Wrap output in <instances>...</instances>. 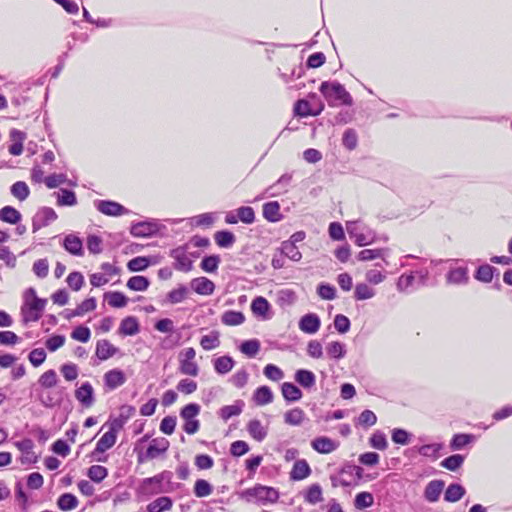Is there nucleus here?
I'll use <instances>...</instances> for the list:
<instances>
[{
    "label": "nucleus",
    "instance_id": "1",
    "mask_svg": "<svg viewBox=\"0 0 512 512\" xmlns=\"http://www.w3.org/2000/svg\"><path fill=\"white\" fill-rule=\"evenodd\" d=\"M318 90L329 107H351L354 105L352 95L338 80L322 81Z\"/></svg>",
    "mask_w": 512,
    "mask_h": 512
},
{
    "label": "nucleus",
    "instance_id": "2",
    "mask_svg": "<svg viewBox=\"0 0 512 512\" xmlns=\"http://www.w3.org/2000/svg\"><path fill=\"white\" fill-rule=\"evenodd\" d=\"M266 350H280L283 352H298L300 350H306L308 353H320L323 352L322 342L318 340H310L307 346L304 347V342L298 339L296 336H280L277 339H266Z\"/></svg>",
    "mask_w": 512,
    "mask_h": 512
},
{
    "label": "nucleus",
    "instance_id": "3",
    "mask_svg": "<svg viewBox=\"0 0 512 512\" xmlns=\"http://www.w3.org/2000/svg\"><path fill=\"white\" fill-rule=\"evenodd\" d=\"M166 230L167 227L156 218L132 221L129 227V233L135 238L163 237Z\"/></svg>",
    "mask_w": 512,
    "mask_h": 512
},
{
    "label": "nucleus",
    "instance_id": "4",
    "mask_svg": "<svg viewBox=\"0 0 512 512\" xmlns=\"http://www.w3.org/2000/svg\"><path fill=\"white\" fill-rule=\"evenodd\" d=\"M310 100L318 101V107H313L307 97L297 99L293 104V116L297 118H307L310 116H319L325 109V102L316 92H309Z\"/></svg>",
    "mask_w": 512,
    "mask_h": 512
},
{
    "label": "nucleus",
    "instance_id": "5",
    "mask_svg": "<svg viewBox=\"0 0 512 512\" xmlns=\"http://www.w3.org/2000/svg\"><path fill=\"white\" fill-rule=\"evenodd\" d=\"M240 497L247 502L259 504L275 503L279 499L278 491L273 487L256 485L241 492Z\"/></svg>",
    "mask_w": 512,
    "mask_h": 512
},
{
    "label": "nucleus",
    "instance_id": "6",
    "mask_svg": "<svg viewBox=\"0 0 512 512\" xmlns=\"http://www.w3.org/2000/svg\"><path fill=\"white\" fill-rule=\"evenodd\" d=\"M189 244L184 243L169 250V256L174 259L173 268L181 272H190L193 269V259L188 256Z\"/></svg>",
    "mask_w": 512,
    "mask_h": 512
},
{
    "label": "nucleus",
    "instance_id": "7",
    "mask_svg": "<svg viewBox=\"0 0 512 512\" xmlns=\"http://www.w3.org/2000/svg\"><path fill=\"white\" fill-rule=\"evenodd\" d=\"M356 222H348L347 233L357 247H366L378 241V234L375 230L366 228V232H358Z\"/></svg>",
    "mask_w": 512,
    "mask_h": 512
},
{
    "label": "nucleus",
    "instance_id": "8",
    "mask_svg": "<svg viewBox=\"0 0 512 512\" xmlns=\"http://www.w3.org/2000/svg\"><path fill=\"white\" fill-rule=\"evenodd\" d=\"M192 333L191 327L186 325L174 329L169 336H165L162 339L161 347L164 350H170L176 346H181L191 339Z\"/></svg>",
    "mask_w": 512,
    "mask_h": 512
},
{
    "label": "nucleus",
    "instance_id": "9",
    "mask_svg": "<svg viewBox=\"0 0 512 512\" xmlns=\"http://www.w3.org/2000/svg\"><path fill=\"white\" fill-rule=\"evenodd\" d=\"M65 341L64 334L53 333L46 337L43 345H40L41 341H36L32 348H25L21 352H55L65 344Z\"/></svg>",
    "mask_w": 512,
    "mask_h": 512
},
{
    "label": "nucleus",
    "instance_id": "10",
    "mask_svg": "<svg viewBox=\"0 0 512 512\" xmlns=\"http://www.w3.org/2000/svg\"><path fill=\"white\" fill-rule=\"evenodd\" d=\"M93 204L98 212L110 217H120L130 213L124 205L110 199H96Z\"/></svg>",
    "mask_w": 512,
    "mask_h": 512
},
{
    "label": "nucleus",
    "instance_id": "11",
    "mask_svg": "<svg viewBox=\"0 0 512 512\" xmlns=\"http://www.w3.org/2000/svg\"><path fill=\"white\" fill-rule=\"evenodd\" d=\"M60 245L71 256L83 257L85 254L84 240L78 233L65 234Z\"/></svg>",
    "mask_w": 512,
    "mask_h": 512
},
{
    "label": "nucleus",
    "instance_id": "12",
    "mask_svg": "<svg viewBox=\"0 0 512 512\" xmlns=\"http://www.w3.org/2000/svg\"><path fill=\"white\" fill-rule=\"evenodd\" d=\"M58 218L55 210L48 206L40 207L32 217V232L36 233L41 228L48 226Z\"/></svg>",
    "mask_w": 512,
    "mask_h": 512
},
{
    "label": "nucleus",
    "instance_id": "13",
    "mask_svg": "<svg viewBox=\"0 0 512 512\" xmlns=\"http://www.w3.org/2000/svg\"><path fill=\"white\" fill-rule=\"evenodd\" d=\"M250 308L258 320L267 321L273 317L272 305L264 296H255L251 301Z\"/></svg>",
    "mask_w": 512,
    "mask_h": 512
},
{
    "label": "nucleus",
    "instance_id": "14",
    "mask_svg": "<svg viewBox=\"0 0 512 512\" xmlns=\"http://www.w3.org/2000/svg\"><path fill=\"white\" fill-rule=\"evenodd\" d=\"M445 280L450 285H466L469 283V269L466 264L450 267L445 274Z\"/></svg>",
    "mask_w": 512,
    "mask_h": 512
},
{
    "label": "nucleus",
    "instance_id": "15",
    "mask_svg": "<svg viewBox=\"0 0 512 512\" xmlns=\"http://www.w3.org/2000/svg\"><path fill=\"white\" fill-rule=\"evenodd\" d=\"M159 261V255L136 256L127 262L126 267L129 272H142Z\"/></svg>",
    "mask_w": 512,
    "mask_h": 512
},
{
    "label": "nucleus",
    "instance_id": "16",
    "mask_svg": "<svg viewBox=\"0 0 512 512\" xmlns=\"http://www.w3.org/2000/svg\"><path fill=\"white\" fill-rule=\"evenodd\" d=\"M495 277H500L499 269L486 262L480 264L473 273V278L483 284L492 283Z\"/></svg>",
    "mask_w": 512,
    "mask_h": 512
},
{
    "label": "nucleus",
    "instance_id": "17",
    "mask_svg": "<svg viewBox=\"0 0 512 512\" xmlns=\"http://www.w3.org/2000/svg\"><path fill=\"white\" fill-rule=\"evenodd\" d=\"M298 326L303 333L313 335L317 333L321 327V318L317 313H306L300 317Z\"/></svg>",
    "mask_w": 512,
    "mask_h": 512
},
{
    "label": "nucleus",
    "instance_id": "18",
    "mask_svg": "<svg viewBox=\"0 0 512 512\" xmlns=\"http://www.w3.org/2000/svg\"><path fill=\"white\" fill-rule=\"evenodd\" d=\"M168 473L163 472L154 477L146 478L141 484V491L144 494L153 495L164 492L162 483L165 479H168Z\"/></svg>",
    "mask_w": 512,
    "mask_h": 512
},
{
    "label": "nucleus",
    "instance_id": "19",
    "mask_svg": "<svg viewBox=\"0 0 512 512\" xmlns=\"http://www.w3.org/2000/svg\"><path fill=\"white\" fill-rule=\"evenodd\" d=\"M262 216L269 223H278L285 218L281 212V205L276 200L267 201L262 205Z\"/></svg>",
    "mask_w": 512,
    "mask_h": 512
},
{
    "label": "nucleus",
    "instance_id": "20",
    "mask_svg": "<svg viewBox=\"0 0 512 512\" xmlns=\"http://www.w3.org/2000/svg\"><path fill=\"white\" fill-rule=\"evenodd\" d=\"M141 330L139 319L134 315L124 317L117 329L118 335L122 337L135 336Z\"/></svg>",
    "mask_w": 512,
    "mask_h": 512
},
{
    "label": "nucleus",
    "instance_id": "21",
    "mask_svg": "<svg viewBox=\"0 0 512 512\" xmlns=\"http://www.w3.org/2000/svg\"><path fill=\"white\" fill-rule=\"evenodd\" d=\"M190 288L199 295L210 296L214 293L216 285L211 279L205 276H200L193 278L190 281Z\"/></svg>",
    "mask_w": 512,
    "mask_h": 512
},
{
    "label": "nucleus",
    "instance_id": "22",
    "mask_svg": "<svg viewBox=\"0 0 512 512\" xmlns=\"http://www.w3.org/2000/svg\"><path fill=\"white\" fill-rule=\"evenodd\" d=\"M43 314L44 313L33 302L22 303L20 307L21 323L24 326L32 322H38Z\"/></svg>",
    "mask_w": 512,
    "mask_h": 512
},
{
    "label": "nucleus",
    "instance_id": "23",
    "mask_svg": "<svg viewBox=\"0 0 512 512\" xmlns=\"http://www.w3.org/2000/svg\"><path fill=\"white\" fill-rule=\"evenodd\" d=\"M389 253H390V248H388V247L374 248V249L366 248L357 253L356 259L361 262H366V261H372V260L380 258L388 265V262L386 261V257L389 255Z\"/></svg>",
    "mask_w": 512,
    "mask_h": 512
},
{
    "label": "nucleus",
    "instance_id": "24",
    "mask_svg": "<svg viewBox=\"0 0 512 512\" xmlns=\"http://www.w3.org/2000/svg\"><path fill=\"white\" fill-rule=\"evenodd\" d=\"M56 198V204L59 207H73L77 205V195L73 189L60 188L53 193Z\"/></svg>",
    "mask_w": 512,
    "mask_h": 512
},
{
    "label": "nucleus",
    "instance_id": "25",
    "mask_svg": "<svg viewBox=\"0 0 512 512\" xmlns=\"http://www.w3.org/2000/svg\"><path fill=\"white\" fill-rule=\"evenodd\" d=\"M103 298L110 307L115 309L124 308L129 302V298L124 292L116 290L105 292Z\"/></svg>",
    "mask_w": 512,
    "mask_h": 512
},
{
    "label": "nucleus",
    "instance_id": "26",
    "mask_svg": "<svg viewBox=\"0 0 512 512\" xmlns=\"http://www.w3.org/2000/svg\"><path fill=\"white\" fill-rule=\"evenodd\" d=\"M75 397L84 407L92 406L94 403V390L92 385L89 382L83 383L75 391Z\"/></svg>",
    "mask_w": 512,
    "mask_h": 512
},
{
    "label": "nucleus",
    "instance_id": "27",
    "mask_svg": "<svg viewBox=\"0 0 512 512\" xmlns=\"http://www.w3.org/2000/svg\"><path fill=\"white\" fill-rule=\"evenodd\" d=\"M169 448V441L166 438L153 439L146 450V458L154 459L164 454Z\"/></svg>",
    "mask_w": 512,
    "mask_h": 512
},
{
    "label": "nucleus",
    "instance_id": "28",
    "mask_svg": "<svg viewBox=\"0 0 512 512\" xmlns=\"http://www.w3.org/2000/svg\"><path fill=\"white\" fill-rule=\"evenodd\" d=\"M214 241L218 247L228 249L236 242V236L233 231L229 229H222L215 232Z\"/></svg>",
    "mask_w": 512,
    "mask_h": 512
},
{
    "label": "nucleus",
    "instance_id": "29",
    "mask_svg": "<svg viewBox=\"0 0 512 512\" xmlns=\"http://www.w3.org/2000/svg\"><path fill=\"white\" fill-rule=\"evenodd\" d=\"M0 221L10 225L22 221V214L14 206L6 205L0 209Z\"/></svg>",
    "mask_w": 512,
    "mask_h": 512
},
{
    "label": "nucleus",
    "instance_id": "30",
    "mask_svg": "<svg viewBox=\"0 0 512 512\" xmlns=\"http://www.w3.org/2000/svg\"><path fill=\"white\" fill-rule=\"evenodd\" d=\"M37 399L43 406L52 408L60 403L61 397L57 392L49 391L48 389H38Z\"/></svg>",
    "mask_w": 512,
    "mask_h": 512
},
{
    "label": "nucleus",
    "instance_id": "31",
    "mask_svg": "<svg viewBox=\"0 0 512 512\" xmlns=\"http://www.w3.org/2000/svg\"><path fill=\"white\" fill-rule=\"evenodd\" d=\"M220 263L221 257L219 254H205L199 266L204 272L214 274L218 271Z\"/></svg>",
    "mask_w": 512,
    "mask_h": 512
},
{
    "label": "nucleus",
    "instance_id": "32",
    "mask_svg": "<svg viewBox=\"0 0 512 512\" xmlns=\"http://www.w3.org/2000/svg\"><path fill=\"white\" fill-rule=\"evenodd\" d=\"M151 284L150 278L145 275H135L131 276L126 286L129 290L135 291V292H144L146 291Z\"/></svg>",
    "mask_w": 512,
    "mask_h": 512
},
{
    "label": "nucleus",
    "instance_id": "33",
    "mask_svg": "<svg viewBox=\"0 0 512 512\" xmlns=\"http://www.w3.org/2000/svg\"><path fill=\"white\" fill-rule=\"evenodd\" d=\"M188 292V287L185 284H178L166 294L165 302L172 305L181 303L187 297Z\"/></svg>",
    "mask_w": 512,
    "mask_h": 512
},
{
    "label": "nucleus",
    "instance_id": "34",
    "mask_svg": "<svg viewBox=\"0 0 512 512\" xmlns=\"http://www.w3.org/2000/svg\"><path fill=\"white\" fill-rule=\"evenodd\" d=\"M311 473L310 466L306 460H297L290 472V479L300 481L307 478Z\"/></svg>",
    "mask_w": 512,
    "mask_h": 512
},
{
    "label": "nucleus",
    "instance_id": "35",
    "mask_svg": "<svg viewBox=\"0 0 512 512\" xmlns=\"http://www.w3.org/2000/svg\"><path fill=\"white\" fill-rule=\"evenodd\" d=\"M444 488V482L442 480L430 481L424 491V497L429 502H436Z\"/></svg>",
    "mask_w": 512,
    "mask_h": 512
},
{
    "label": "nucleus",
    "instance_id": "36",
    "mask_svg": "<svg viewBox=\"0 0 512 512\" xmlns=\"http://www.w3.org/2000/svg\"><path fill=\"white\" fill-rule=\"evenodd\" d=\"M126 378L124 373L121 370H110L104 375V381L106 387L110 390L116 389L117 387L124 384Z\"/></svg>",
    "mask_w": 512,
    "mask_h": 512
},
{
    "label": "nucleus",
    "instance_id": "37",
    "mask_svg": "<svg viewBox=\"0 0 512 512\" xmlns=\"http://www.w3.org/2000/svg\"><path fill=\"white\" fill-rule=\"evenodd\" d=\"M245 315L242 311L226 310L222 316L221 321L227 326H238L245 322Z\"/></svg>",
    "mask_w": 512,
    "mask_h": 512
},
{
    "label": "nucleus",
    "instance_id": "38",
    "mask_svg": "<svg viewBox=\"0 0 512 512\" xmlns=\"http://www.w3.org/2000/svg\"><path fill=\"white\" fill-rule=\"evenodd\" d=\"M311 445L314 450L323 454L331 453L337 448V444L328 437L315 438Z\"/></svg>",
    "mask_w": 512,
    "mask_h": 512
},
{
    "label": "nucleus",
    "instance_id": "39",
    "mask_svg": "<svg viewBox=\"0 0 512 512\" xmlns=\"http://www.w3.org/2000/svg\"><path fill=\"white\" fill-rule=\"evenodd\" d=\"M220 333L217 330H211L208 334L202 335L199 343L203 350L210 351L217 348L220 344Z\"/></svg>",
    "mask_w": 512,
    "mask_h": 512
},
{
    "label": "nucleus",
    "instance_id": "40",
    "mask_svg": "<svg viewBox=\"0 0 512 512\" xmlns=\"http://www.w3.org/2000/svg\"><path fill=\"white\" fill-rule=\"evenodd\" d=\"M278 251L281 255L288 257L294 262H299L302 259V253L299 251L296 244H292L288 241H283L281 246L278 248Z\"/></svg>",
    "mask_w": 512,
    "mask_h": 512
},
{
    "label": "nucleus",
    "instance_id": "41",
    "mask_svg": "<svg viewBox=\"0 0 512 512\" xmlns=\"http://www.w3.org/2000/svg\"><path fill=\"white\" fill-rule=\"evenodd\" d=\"M116 439H117L116 434H114L110 431H107L106 433H104L101 436V438L98 440L95 450L93 451V455H95L97 453H103L106 450L113 447L114 444L116 443Z\"/></svg>",
    "mask_w": 512,
    "mask_h": 512
},
{
    "label": "nucleus",
    "instance_id": "42",
    "mask_svg": "<svg viewBox=\"0 0 512 512\" xmlns=\"http://www.w3.org/2000/svg\"><path fill=\"white\" fill-rule=\"evenodd\" d=\"M173 506V501L170 497L162 496L147 505L148 512H165L169 511Z\"/></svg>",
    "mask_w": 512,
    "mask_h": 512
},
{
    "label": "nucleus",
    "instance_id": "43",
    "mask_svg": "<svg viewBox=\"0 0 512 512\" xmlns=\"http://www.w3.org/2000/svg\"><path fill=\"white\" fill-rule=\"evenodd\" d=\"M317 295L326 301H332L337 297L336 287L328 282H320L316 287Z\"/></svg>",
    "mask_w": 512,
    "mask_h": 512
},
{
    "label": "nucleus",
    "instance_id": "44",
    "mask_svg": "<svg viewBox=\"0 0 512 512\" xmlns=\"http://www.w3.org/2000/svg\"><path fill=\"white\" fill-rule=\"evenodd\" d=\"M247 430L250 436L259 442L264 440V438L267 436V428L264 427L262 423L257 419L249 421Z\"/></svg>",
    "mask_w": 512,
    "mask_h": 512
},
{
    "label": "nucleus",
    "instance_id": "45",
    "mask_svg": "<svg viewBox=\"0 0 512 512\" xmlns=\"http://www.w3.org/2000/svg\"><path fill=\"white\" fill-rule=\"evenodd\" d=\"M376 291L368 286V284L361 282L357 283L354 288V299L356 301H365L375 296Z\"/></svg>",
    "mask_w": 512,
    "mask_h": 512
},
{
    "label": "nucleus",
    "instance_id": "46",
    "mask_svg": "<svg viewBox=\"0 0 512 512\" xmlns=\"http://www.w3.org/2000/svg\"><path fill=\"white\" fill-rule=\"evenodd\" d=\"M216 220L214 212H206L189 218V223L193 227H209Z\"/></svg>",
    "mask_w": 512,
    "mask_h": 512
},
{
    "label": "nucleus",
    "instance_id": "47",
    "mask_svg": "<svg viewBox=\"0 0 512 512\" xmlns=\"http://www.w3.org/2000/svg\"><path fill=\"white\" fill-rule=\"evenodd\" d=\"M282 395L288 402H295L301 399L302 392L301 390L290 382H285L281 387Z\"/></svg>",
    "mask_w": 512,
    "mask_h": 512
},
{
    "label": "nucleus",
    "instance_id": "48",
    "mask_svg": "<svg viewBox=\"0 0 512 512\" xmlns=\"http://www.w3.org/2000/svg\"><path fill=\"white\" fill-rule=\"evenodd\" d=\"M305 502L316 505L323 501L322 488L319 484L310 485L304 493Z\"/></svg>",
    "mask_w": 512,
    "mask_h": 512
},
{
    "label": "nucleus",
    "instance_id": "49",
    "mask_svg": "<svg viewBox=\"0 0 512 512\" xmlns=\"http://www.w3.org/2000/svg\"><path fill=\"white\" fill-rule=\"evenodd\" d=\"M305 419V413L301 408H293L284 414V422L291 426H299Z\"/></svg>",
    "mask_w": 512,
    "mask_h": 512
},
{
    "label": "nucleus",
    "instance_id": "50",
    "mask_svg": "<svg viewBox=\"0 0 512 512\" xmlns=\"http://www.w3.org/2000/svg\"><path fill=\"white\" fill-rule=\"evenodd\" d=\"M238 222L251 225L256 221L255 210L251 206H240L236 209Z\"/></svg>",
    "mask_w": 512,
    "mask_h": 512
},
{
    "label": "nucleus",
    "instance_id": "51",
    "mask_svg": "<svg viewBox=\"0 0 512 512\" xmlns=\"http://www.w3.org/2000/svg\"><path fill=\"white\" fill-rule=\"evenodd\" d=\"M10 193L19 201H24L30 195V188L25 181H16L10 186Z\"/></svg>",
    "mask_w": 512,
    "mask_h": 512
},
{
    "label": "nucleus",
    "instance_id": "52",
    "mask_svg": "<svg viewBox=\"0 0 512 512\" xmlns=\"http://www.w3.org/2000/svg\"><path fill=\"white\" fill-rule=\"evenodd\" d=\"M465 494V489L462 485L453 483L450 484L444 494V499L447 502H457L459 501Z\"/></svg>",
    "mask_w": 512,
    "mask_h": 512
},
{
    "label": "nucleus",
    "instance_id": "53",
    "mask_svg": "<svg viewBox=\"0 0 512 512\" xmlns=\"http://www.w3.org/2000/svg\"><path fill=\"white\" fill-rule=\"evenodd\" d=\"M70 336L75 341L87 343L91 338V330L87 325L79 324L72 329Z\"/></svg>",
    "mask_w": 512,
    "mask_h": 512
},
{
    "label": "nucleus",
    "instance_id": "54",
    "mask_svg": "<svg viewBox=\"0 0 512 512\" xmlns=\"http://www.w3.org/2000/svg\"><path fill=\"white\" fill-rule=\"evenodd\" d=\"M342 145L348 151L356 149L358 145V134L354 128H347L343 132Z\"/></svg>",
    "mask_w": 512,
    "mask_h": 512
},
{
    "label": "nucleus",
    "instance_id": "55",
    "mask_svg": "<svg viewBox=\"0 0 512 512\" xmlns=\"http://www.w3.org/2000/svg\"><path fill=\"white\" fill-rule=\"evenodd\" d=\"M78 499L71 493L62 494L58 500L57 505L62 511H70L78 506Z\"/></svg>",
    "mask_w": 512,
    "mask_h": 512
},
{
    "label": "nucleus",
    "instance_id": "56",
    "mask_svg": "<svg viewBox=\"0 0 512 512\" xmlns=\"http://www.w3.org/2000/svg\"><path fill=\"white\" fill-rule=\"evenodd\" d=\"M66 283L72 291L77 292L84 286L85 279L80 271L75 270L68 274Z\"/></svg>",
    "mask_w": 512,
    "mask_h": 512
},
{
    "label": "nucleus",
    "instance_id": "57",
    "mask_svg": "<svg viewBox=\"0 0 512 512\" xmlns=\"http://www.w3.org/2000/svg\"><path fill=\"white\" fill-rule=\"evenodd\" d=\"M22 341V337L10 330H0V346L14 347Z\"/></svg>",
    "mask_w": 512,
    "mask_h": 512
},
{
    "label": "nucleus",
    "instance_id": "58",
    "mask_svg": "<svg viewBox=\"0 0 512 512\" xmlns=\"http://www.w3.org/2000/svg\"><path fill=\"white\" fill-rule=\"evenodd\" d=\"M243 402L242 401H237L235 404L233 405H227V406H223L220 410H219V416L224 420V421H227L228 419H230L231 417L233 416H238L239 414H241L242 412V409H243Z\"/></svg>",
    "mask_w": 512,
    "mask_h": 512
},
{
    "label": "nucleus",
    "instance_id": "59",
    "mask_svg": "<svg viewBox=\"0 0 512 512\" xmlns=\"http://www.w3.org/2000/svg\"><path fill=\"white\" fill-rule=\"evenodd\" d=\"M295 380L304 388H311L315 385V375L308 370L300 369L295 373Z\"/></svg>",
    "mask_w": 512,
    "mask_h": 512
},
{
    "label": "nucleus",
    "instance_id": "60",
    "mask_svg": "<svg viewBox=\"0 0 512 512\" xmlns=\"http://www.w3.org/2000/svg\"><path fill=\"white\" fill-rule=\"evenodd\" d=\"M195 354H186L181 360V372L186 375L196 376L198 374L197 363L193 360Z\"/></svg>",
    "mask_w": 512,
    "mask_h": 512
},
{
    "label": "nucleus",
    "instance_id": "61",
    "mask_svg": "<svg viewBox=\"0 0 512 512\" xmlns=\"http://www.w3.org/2000/svg\"><path fill=\"white\" fill-rule=\"evenodd\" d=\"M86 245L90 254L97 255L103 251V239L97 234H89L86 238Z\"/></svg>",
    "mask_w": 512,
    "mask_h": 512
},
{
    "label": "nucleus",
    "instance_id": "62",
    "mask_svg": "<svg viewBox=\"0 0 512 512\" xmlns=\"http://www.w3.org/2000/svg\"><path fill=\"white\" fill-rule=\"evenodd\" d=\"M325 62L326 55L323 52L319 51L310 54L307 57L305 64H303V66L305 67V69H317L323 66Z\"/></svg>",
    "mask_w": 512,
    "mask_h": 512
},
{
    "label": "nucleus",
    "instance_id": "63",
    "mask_svg": "<svg viewBox=\"0 0 512 512\" xmlns=\"http://www.w3.org/2000/svg\"><path fill=\"white\" fill-rule=\"evenodd\" d=\"M273 400V394L269 387L261 386L254 393V401L258 405H266Z\"/></svg>",
    "mask_w": 512,
    "mask_h": 512
},
{
    "label": "nucleus",
    "instance_id": "64",
    "mask_svg": "<svg viewBox=\"0 0 512 512\" xmlns=\"http://www.w3.org/2000/svg\"><path fill=\"white\" fill-rule=\"evenodd\" d=\"M333 325L339 334H346L351 329V321L344 314H336L334 316Z\"/></svg>",
    "mask_w": 512,
    "mask_h": 512
}]
</instances>
